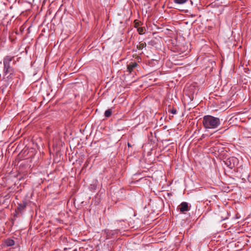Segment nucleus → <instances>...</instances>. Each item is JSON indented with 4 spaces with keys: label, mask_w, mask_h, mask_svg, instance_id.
I'll return each instance as SVG.
<instances>
[{
    "label": "nucleus",
    "mask_w": 251,
    "mask_h": 251,
    "mask_svg": "<svg viewBox=\"0 0 251 251\" xmlns=\"http://www.w3.org/2000/svg\"><path fill=\"white\" fill-rule=\"evenodd\" d=\"M13 57L5 56L3 60V70L2 80L6 82H11L16 75V71L10 65Z\"/></svg>",
    "instance_id": "nucleus-1"
},
{
    "label": "nucleus",
    "mask_w": 251,
    "mask_h": 251,
    "mask_svg": "<svg viewBox=\"0 0 251 251\" xmlns=\"http://www.w3.org/2000/svg\"><path fill=\"white\" fill-rule=\"evenodd\" d=\"M202 124L205 128L214 129L220 125L221 120L219 118L206 115L203 118Z\"/></svg>",
    "instance_id": "nucleus-2"
},
{
    "label": "nucleus",
    "mask_w": 251,
    "mask_h": 251,
    "mask_svg": "<svg viewBox=\"0 0 251 251\" xmlns=\"http://www.w3.org/2000/svg\"><path fill=\"white\" fill-rule=\"evenodd\" d=\"M225 164L230 169H232L237 165L238 159L234 157H229L225 161Z\"/></svg>",
    "instance_id": "nucleus-3"
},
{
    "label": "nucleus",
    "mask_w": 251,
    "mask_h": 251,
    "mask_svg": "<svg viewBox=\"0 0 251 251\" xmlns=\"http://www.w3.org/2000/svg\"><path fill=\"white\" fill-rule=\"evenodd\" d=\"M179 211L182 213L188 211L190 208L188 206V204L186 202H182L179 205Z\"/></svg>",
    "instance_id": "nucleus-4"
},
{
    "label": "nucleus",
    "mask_w": 251,
    "mask_h": 251,
    "mask_svg": "<svg viewBox=\"0 0 251 251\" xmlns=\"http://www.w3.org/2000/svg\"><path fill=\"white\" fill-rule=\"evenodd\" d=\"M137 66L138 64L136 62H130L127 66V71L129 72V73H131L134 69L137 67Z\"/></svg>",
    "instance_id": "nucleus-5"
},
{
    "label": "nucleus",
    "mask_w": 251,
    "mask_h": 251,
    "mask_svg": "<svg viewBox=\"0 0 251 251\" xmlns=\"http://www.w3.org/2000/svg\"><path fill=\"white\" fill-rule=\"evenodd\" d=\"M26 206V202L24 201L22 203H19L18 206V209L21 211L24 210Z\"/></svg>",
    "instance_id": "nucleus-6"
},
{
    "label": "nucleus",
    "mask_w": 251,
    "mask_h": 251,
    "mask_svg": "<svg viewBox=\"0 0 251 251\" xmlns=\"http://www.w3.org/2000/svg\"><path fill=\"white\" fill-rule=\"evenodd\" d=\"M5 245L7 246H12L15 244V241L10 239H7L5 241Z\"/></svg>",
    "instance_id": "nucleus-7"
},
{
    "label": "nucleus",
    "mask_w": 251,
    "mask_h": 251,
    "mask_svg": "<svg viewBox=\"0 0 251 251\" xmlns=\"http://www.w3.org/2000/svg\"><path fill=\"white\" fill-rule=\"evenodd\" d=\"M112 113V109H108L105 111L104 116L106 118H109L111 116Z\"/></svg>",
    "instance_id": "nucleus-8"
},
{
    "label": "nucleus",
    "mask_w": 251,
    "mask_h": 251,
    "mask_svg": "<svg viewBox=\"0 0 251 251\" xmlns=\"http://www.w3.org/2000/svg\"><path fill=\"white\" fill-rule=\"evenodd\" d=\"M146 46V43H139V45L137 46V48L139 50H142L144 48H145Z\"/></svg>",
    "instance_id": "nucleus-9"
},
{
    "label": "nucleus",
    "mask_w": 251,
    "mask_h": 251,
    "mask_svg": "<svg viewBox=\"0 0 251 251\" xmlns=\"http://www.w3.org/2000/svg\"><path fill=\"white\" fill-rule=\"evenodd\" d=\"M145 28L144 27H140L137 29V31L140 34H143L145 33Z\"/></svg>",
    "instance_id": "nucleus-10"
},
{
    "label": "nucleus",
    "mask_w": 251,
    "mask_h": 251,
    "mask_svg": "<svg viewBox=\"0 0 251 251\" xmlns=\"http://www.w3.org/2000/svg\"><path fill=\"white\" fill-rule=\"evenodd\" d=\"M141 23L140 22L138 21L137 20L134 21V26L135 27L138 29V27H140V26L141 25Z\"/></svg>",
    "instance_id": "nucleus-11"
},
{
    "label": "nucleus",
    "mask_w": 251,
    "mask_h": 251,
    "mask_svg": "<svg viewBox=\"0 0 251 251\" xmlns=\"http://www.w3.org/2000/svg\"><path fill=\"white\" fill-rule=\"evenodd\" d=\"M188 0H174L175 2L178 4H183L186 2Z\"/></svg>",
    "instance_id": "nucleus-12"
},
{
    "label": "nucleus",
    "mask_w": 251,
    "mask_h": 251,
    "mask_svg": "<svg viewBox=\"0 0 251 251\" xmlns=\"http://www.w3.org/2000/svg\"><path fill=\"white\" fill-rule=\"evenodd\" d=\"M171 113L173 114H176V110L175 109H173L171 110Z\"/></svg>",
    "instance_id": "nucleus-13"
},
{
    "label": "nucleus",
    "mask_w": 251,
    "mask_h": 251,
    "mask_svg": "<svg viewBox=\"0 0 251 251\" xmlns=\"http://www.w3.org/2000/svg\"><path fill=\"white\" fill-rule=\"evenodd\" d=\"M128 146H130V144L129 143H128Z\"/></svg>",
    "instance_id": "nucleus-14"
}]
</instances>
